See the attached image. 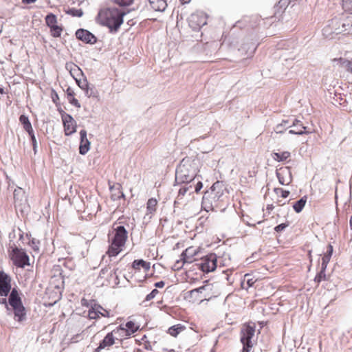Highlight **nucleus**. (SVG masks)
I'll return each mask as SVG.
<instances>
[{
	"instance_id": "nucleus-1",
	"label": "nucleus",
	"mask_w": 352,
	"mask_h": 352,
	"mask_svg": "<svg viewBox=\"0 0 352 352\" xmlns=\"http://www.w3.org/2000/svg\"><path fill=\"white\" fill-rule=\"evenodd\" d=\"M322 34L329 38H333L334 35L352 34V16L342 14L332 18L323 28Z\"/></svg>"
},
{
	"instance_id": "nucleus-2",
	"label": "nucleus",
	"mask_w": 352,
	"mask_h": 352,
	"mask_svg": "<svg viewBox=\"0 0 352 352\" xmlns=\"http://www.w3.org/2000/svg\"><path fill=\"white\" fill-rule=\"evenodd\" d=\"M124 15V12L117 8L102 9L98 14V21L111 31L116 32L123 23Z\"/></svg>"
},
{
	"instance_id": "nucleus-3",
	"label": "nucleus",
	"mask_w": 352,
	"mask_h": 352,
	"mask_svg": "<svg viewBox=\"0 0 352 352\" xmlns=\"http://www.w3.org/2000/svg\"><path fill=\"white\" fill-rule=\"evenodd\" d=\"M113 236L111 239V244L109 246L107 254L109 256H116L122 250L127 239V232L124 226H119L113 229Z\"/></svg>"
},
{
	"instance_id": "nucleus-4",
	"label": "nucleus",
	"mask_w": 352,
	"mask_h": 352,
	"mask_svg": "<svg viewBox=\"0 0 352 352\" xmlns=\"http://www.w3.org/2000/svg\"><path fill=\"white\" fill-rule=\"evenodd\" d=\"M8 303L10 310L14 312V318L16 321L21 322L26 320V310L22 303L21 298L19 292L16 288H13L8 298Z\"/></svg>"
},
{
	"instance_id": "nucleus-5",
	"label": "nucleus",
	"mask_w": 352,
	"mask_h": 352,
	"mask_svg": "<svg viewBox=\"0 0 352 352\" xmlns=\"http://www.w3.org/2000/svg\"><path fill=\"white\" fill-rule=\"evenodd\" d=\"M190 167L191 168V165L184 159L176 170L175 177L179 183H189L194 179L197 174V168L190 169Z\"/></svg>"
},
{
	"instance_id": "nucleus-6",
	"label": "nucleus",
	"mask_w": 352,
	"mask_h": 352,
	"mask_svg": "<svg viewBox=\"0 0 352 352\" xmlns=\"http://www.w3.org/2000/svg\"><path fill=\"white\" fill-rule=\"evenodd\" d=\"M64 128L65 135H71L76 131L77 124L73 117L65 112L63 110H59Z\"/></svg>"
},
{
	"instance_id": "nucleus-7",
	"label": "nucleus",
	"mask_w": 352,
	"mask_h": 352,
	"mask_svg": "<svg viewBox=\"0 0 352 352\" xmlns=\"http://www.w3.org/2000/svg\"><path fill=\"white\" fill-rule=\"evenodd\" d=\"M207 14L202 11L192 13L188 18L189 26L194 30H199L207 23Z\"/></svg>"
},
{
	"instance_id": "nucleus-8",
	"label": "nucleus",
	"mask_w": 352,
	"mask_h": 352,
	"mask_svg": "<svg viewBox=\"0 0 352 352\" xmlns=\"http://www.w3.org/2000/svg\"><path fill=\"white\" fill-rule=\"evenodd\" d=\"M199 269L206 273L213 272L217 267V256L210 254L201 258V262L197 264Z\"/></svg>"
},
{
	"instance_id": "nucleus-9",
	"label": "nucleus",
	"mask_w": 352,
	"mask_h": 352,
	"mask_svg": "<svg viewBox=\"0 0 352 352\" xmlns=\"http://www.w3.org/2000/svg\"><path fill=\"white\" fill-rule=\"evenodd\" d=\"M46 25L50 28V34L54 38L60 37L63 28L61 25H58L57 17L55 14L50 13L45 16Z\"/></svg>"
},
{
	"instance_id": "nucleus-10",
	"label": "nucleus",
	"mask_w": 352,
	"mask_h": 352,
	"mask_svg": "<svg viewBox=\"0 0 352 352\" xmlns=\"http://www.w3.org/2000/svg\"><path fill=\"white\" fill-rule=\"evenodd\" d=\"M12 260L15 265L19 267H24L29 265V256L22 249L15 247L12 249Z\"/></svg>"
},
{
	"instance_id": "nucleus-11",
	"label": "nucleus",
	"mask_w": 352,
	"mask_h": 352,
	"mask_svg": "<svg viewBox=\"0 0 352 352\" xmlns=\"http://www.w3.org/2000/svg\"><path fill=\"white\" fill-rule=\"evenodd\" d=\"M11 277L3 271H0V296L6 297L12 291Z\"/></svg>"
},
{
	"instance_id": "nucleus-12",
	"label": "nucleus",
	"mask_w": 352,
	"mask_h": 352,
	"mask_svg": "<svg viewBox=\"0 0 352 352\" xmlns=\"http://www.w3.org/2000/svg\"><path fill=\"white\" fill-rule=\"evenodd\" d=\"M276 176L282 185H289L293 180L291 168L289 166H283L276 170Z\"/></svg>"
},
{
	"instance_id": "nucleus-13",
	"label": "nucleus",
	"mask_w": 352,
	"mask_h": 352,
	"mask_svg": "<svg viewBox=\"0 0 352 352\" xmlns=\"http://www.w3.org/2000/svg\"><path fill=\"white\" fill-rule=\"evenodd\" d=\"M198 254V250L193 247L186 248L181 254V260L177 261L175 265L182 263L183 265L185 263H191L193 261V257Z\"/></svg>"
},
{
	"instance_id": "nucleus-14",
	"label": "nucleus",
	"mask_w": 352,
	"mask_h": 352,
	"mask_svg": "<svg viewBox=\"0 0 352 352\" xmlns=\"http://www.w3.org/2000/svg\"><path fill=\"white\" fill-rule=\"evenodd\" d=\"M255 327L248 325L241 330V342L242 344H253L252 339L254 336Z\"/></svg>"
},
{
	"instance_id": "nucleus-15",
	"label": "nucleus",
	"mask_w": 352,
	"mask_h": 352,
	"mask_svg": "<svg viewBox=\"0 0 352 352\" xmlns=\"http://www.w3.org/2000/svg\"><path fill=\"white\" fill-rule=\"evenodd\" d=\"M157 200L155 198H151L146 203V210L144 218L152 219L157 210Z\"/></svg>"
},
{
	"instance_id": "nucleus-16",
	"label": "nucleus",
	"mask_w": 352,
	"mask_h": 352,
	"mask_svg": "<svg viewBox=\"0 0 352 352\" xmlns=\"http://www.w3.org/2000/svg\"><path fill=\"white\" fill-rule=\"evenodd\" d=\"M76 37L87 43H95L96 42V38L87 30H78L76 33Z\"/></svg>"
},
{
	"instance_id": "nucleus-17",
	"label": "nucleus",
	"mask_w": 352,
	"mask_h": 352,
	"mask_svg": "<svg viewBox=\"0 0 352 352\" xmlns=\"http://www.w3.org/2000/svg\"><path fill=\"white\" fill-rule=\"evenodd\" d=\"M80 143L79 146V153L81 155L86 154L89 150L90 142L87 137V131L85 130H81L80 131Z\"/></svg>"
},
{
	"instance_id": "nucleus-18",
	"label": "nucleus",
	"mask_w": 352,
	"mask_h": 352,
	"mask_svg": "<svg viewBox=\"0 0 352 352\" xmlns=\"http://www.w3.org/2000/svg\"><path fill=\"white\" fill-rule=\"evenodd\" d=\"M101 310H103V308L100 305H95L91 309L89 310L88 317L90 319H97L100 317V316L103 317H109V311L107 310H104L105 313H101Z\"/></svg>"
},
{
	"instance_id": "nucleus-19",
	"label": "nucleus",
	"mask_w": 352,
	"mask_h": 352,
	"mask_svg": "<svg viewBox=\"0 0 352 352\" xmlns=\"http://www.w3.org/2000/svg\"><path fill=\"white\" fill-rule=\"evenodd\" d=\"M292 126L294 127V129L289 130V133L291 134L302 135L309 133L308 131H306L307 127L303 126L300 120H294L293 121Z\"/></svg>"
},
{
	"instance_id": "nucleus-20",
	"label": "nucleus",
	"mask_w": 352,
	"mask_h": 352,
	"mask_svg": "<svg viewBox=\"0 0 352 352\" xmlns=\"http://www.w3.org/2000/svg\"><path fill=\"white\" fill-rule=\"evenodd\" d=\"M151 8L156 12H164L168 4L166 0H148Z\"/></svg>"
},
{
	"instance_id": "nucleus-21",
	"label": "nucleus",
	"mask_w": 352,
	"mask_h": 352,
	"mask_svg": "<svg viewBox=\"0 0 352 352\" xmlns=\"http://www.w3.org/2000/svg\"><path fill=\"white\" fill-rule=\"evenodd\" d=\"M67 99L68 102L76 108H80L81 105L79 101L75 98V92L71 87L66 90Z\"/></svg>"
},
{
	"instance_id": "nucleus-22",
	"label": "nucleus",
	"mask_w": 352,
	"mask_h": 352,
	"mask_svg": "<svg viewBox=\"0 0 352 352\" xmlns=\"http://www.w3.org/2000/svg\"><path fill=\"white\" fill-rule=\"evenodd\" d=\"M100 343V349H104L106 347L112 346L115 343V337L113 336V332L111 331L110 333H108Z\"/></svg>"
},
{
	"instance_id": "nucleus-23",
	"label": "nucleus",
	"mask_w": 352,
	"mask_h": 352,
	"mask_svg": "<svg viewBox=\"0 0 352 352\" xmlns=\"http://www.w3.org/2000/svg\"><path fill=\"white\" fill-rule=\"evenodd\" d=\"M333 62H338L340 65V66L343 67L345 68V69L352 74V61L349 60H346L343 58H333L332 59Z\"/></svg>"
},
{
	"instance_id": "nucleus-24",
	"label": "nucleus",
	"mask_w": 352,
	"mask_h": 352,
	"mask_svg": "<svg viewBox=\"0 0 352 352\" xmlns=\"http://www.w3.org/2000/svg\"><path fill=\"white\" fill-rule=\"evenodd\" d=\"M291 157V153L289 151H283L280 153H273L272 157L276 162H285Z\"/></svg>"
},
{
	"instance_id": "nucleus-25",
	"label": "nucleus",
	"mask_w": 352,
	"mask_h": 352,
	"mask_svg": "<svg viewBox=\"0 0 352 352\" xmlns=\"http://www.w3.org/2000/svg\"><path fill=\"white\" fill-rule=\"evenodd\" d=\"M19 121L23 124L24 130L26 131L28 133H31V132L33 131L32 124L30 122L28 117L25 115H21L19 117Z\"/></svg>"
},
{
	"instance_id": "nucleus-26",
	"label": "nucleus",
	"mask_w": 352,
	"mask_h": 352,
	"mask_svg": "<svg viewBox=\"0 0 352 352\" xmlns=\"http://www.w3.org/2000/svg\"><path fill=\"white\" fill-rule=\"evenodd\" d=\"M132 267L135 270H140V267H142L145 270H148L150 269V263L146 262L142 259L135 260L133 262Z\"/></svg>"
},
{
	"instance_id": "nucleus-27",
	"label": "nucleus",
	"mask_w": 352,
	"mask_h": 352,
	"mask_svg": "<svg viewBox=\"0 0 352 352\" xmlns=\"http://www.w3.org/2000/svg\"><path fill=\"white\" fill-rule=\"evenodd\" d=\"M69 72L72 76L76 80L77 77L82 74V71L78 66L75 64H71L69 65Z\"/></svg>"
},
{
	"instance_id": "nucleus-28",
	"label": "nucleus",
	"mask_w": 352,
	"mask_h": 352,
	"mask_svg": "<svg viewBox=\"0 0 352 352\" xmlns=\"http://www.w3.org/2000/svg\"><path fill=\"white\" fill-rule=\"evenodd\" d=\"M125 329L128 332V335L131 336L133 333L138 331L139 327L135 325L133 321H129L125 324Z\"/></svg>"
},
{
	"instance_id": "nucleus-29",
	"label": "nucleus",
	"mask_w": 352,
	"mask_h": 352,
	"mask_svg": "<svg viewBox=\"0 0 352 352\" xmlns=\"http://www.w3.org/2000/svg\"><path fill=\"white\" fill-rule=\"evenodd\" d=\"M306 202H307L306 197H302L300 200H298L294 204L293 208H294V210L296 212H300L304 208Z\"/></svg>"
},
{
	"instance_id": "nucleus-30",
	"label": "nucleus",
	"mask_w": 352,
	"mask_h": 352,
	"mask_svg": "<svg viewBox=\"0 0 352 352\" xmlns=\"http://www.w3.org/2000/svg\"><path fill=\"white\" fill-rule=\"evenodd\" d=\"M76 82L81 89L85 91V94H88L89 86L87 79H83L82 80L80 79H76Z\"/></svg>"
},
{
	"instance_id": "nucleus-31",
	"label": "nucleus",
	"mask_w": 352,
	"mask_h": 352,
	"mask_svg": "<svg viewBox=\"0 0 352 352\" xmlns=\"http://www.w3.org/2000/svg\"><path fill=\"white\" fill-rule=\"evenodd\" d=\"M182 330L183 327L180 324H177L170 327L168 329V332L172 336L176 337Z\"/></svg>"
},
{
	"instance_id": "nucleus-32",
	"label": "nucleus",
	"mask_w": 352,
	"mask_h": 352,
	"mask_svg": "<svg viewBox=\"0 0 352 352\" xmlns=\"http://www.w3.org/2000/svg\"><path fill=\"white\" fill-rule=\"evenodd\" d=\"M112 332H113V334L118 335L122 338L130 336L129 335H128V332L126 331L125 327L122 326H120L117 329L112 331Z\"/></svg>"
},
{
	"instance_id": "nucleus-33",
	"label": "nucleus",
	"mask_w": 352,
	"mask_h": 352,
	"mask_svg": "<svg viewBox=\"0 0 352 352\" xmlns=\"http://www.w3.org/2000/svg\"><path fill=\"white\" fill-rule=\"evenodd\" d=\"M274 192L278 197H280L283 199L287 198L290 194V192L289 190H284L281 188H275Z\"/></svg>"
},
{
	"instance_id": "nucleus-34",
	"label": "nucleus",
	"mask_w": 352,
	"mask_h": 352,
	"mask_svg": "<svg viewBox=\"0 0 352 352\" xmlns=\"http://www.w3.org/2000/svg\"><path fill=\"white\" fill-rule=\"evenodd\" d=\"M135 0H115V3L120 6H129L134 3Z\"/></svg>"
},
{
	"instance_id": "nucleus-35",
	"label": "nucleus",
	"mask_w": 352,
	"mask_h": 352,
	"mask_svg": "<svg viewBox=\"0 0 352 352\" xmlns=\"http://www.w3.org/2000/svg\"><path fill=\"white\" fill-rule=\"evenodd\" d=\"M326 279L325 272L320 271V272L316 276L314 280L318 283H320L322 280Z\"/></svg>"
},
{
	"instance_id": "nucleus-36",
	"label": "nucleus",
	"mask_w": 352,
	"mask_h": 352,
	"mask_svg": "<svg viewBox=\"0 0 352 352\" xmlns=\"http://www.w3.org/2000/svg\"><path fill=\"white\" fill-rule=\"evenodd\" d=\"M344 8L349 11L352 12V0H342Z\"/></svg>"
},
{
	"instance_id": "nucleus-37",
	"label": "nucleus",
	"mask_w": 352,
	"mask_h": 352,
	"mask_svg": "<svg viewBox=\"0 0 352 352\" xmlns=\"http://www.w3.org/2000/svg\"><path fill=\"white\" fill-rule=\"evenodd\" d=\"M158 293L159 291L157 289H153L151 292L146 296L144 301H149L153 299Z\"/></svg>"
},
{
	"instance_id": "nucleus-38",
	"label": "nucleus",
	"mask_w": 352,
	"mask_h": 352,
	"mask_svg": "<svg viewBox=\"0 0 352 352\" xmlns=\"http://www.w3.org/2000/svg\"><path fill=\"white\" fill-rule=\"evenodd\" d=\"M20 194H22V195H23V194H24V192L22 191L21 188H20L19 190H14V202L16 204L19 202L20 201H21L19 199Z\"/></svg>"
},
{
	"instance_id": "nucleus-39",
	"label": "nucleus",
	"mask_w": 352,
	"mask_h": 352,
	"mask_svg": "<svg viewBox=\"0 0 352 352\" xmlns=\"http://www.w3.org/2000/svg\"><path fill=\"white\" fill-rule=\"evenodd\" d=\"M29 135L30 136V138H31V140H32V146H33V149L34 151V153L36 152V145H37V142H36V137L34 135V131L31 132V133H28Z\"/></svg>"
},
{
	"instance_id": "nucleus-40",
	"label": "nucleus",
	"mask_w": 352,
	"mask_h": 352,
	"mask_svg": "<svg viewBox=\"0 0 352 352\" xmlns=\"http://www.w3.org/2000/svg\"><path fill=\"white\" fill-rule=\"evenodd\" d=\"M250 276V275L248 274L245 275V279L246 280L247 284H248L249 287H252L253 285L254 284L255 281H256L253 278H249Z\"/></svg>"
},
{
	"instance_id": "nucleus-41",
	"label": "nucleus",
	"mask_w": 352,
	"mask_h": 352,
	"mask_svg": "<svg viewBox=\"0 0 352 352\" xmlns=\"http://www.w3.org/2000/svg\"><path fill=\"white\" fill-rule=\"evenodd\" d=\"M289 226L288 223H281L277 226H276L274 228V230L277 232H281L283 231L284 229H285L287 226Z\"/></svg>"
},
{
	"instance_id": "nucleus-42",
	"label": "nucleus",
	"mask_w": 352,
	"mask_h": 352,
	"mask_svg": "<svg viewBox=\"0 0 352 352\" xmlns=\"http://www.w3.org/2000/svg\"><path fill=\"white\" fill-rule=\"evenodd\" d=\"M89 98L94 97L97 98L98 96V94L97 91H94L93 89H88V94H86Z\"/></svg>"
},
{
	"instance_id": "nucleus-43",
	"label": "nucleus",
	"mask_w": 352,
	"mask_h": 352,
	"mask_svg": "<svg viewBox=\"0 0 352 352\" xmlns=\"http://www.w3.org/2000/svg\"><path fill=\"white\" fill-rule=\"evenodd\" d=\"M0 304L4 305L8 311H10V305H9L8 301H7V299L6 298H0Z\"/></svg>"
},
{
	"instance_id": "nucleus-44",
	"label": "nucleus",
	"mask_w": 352,
	"mask_h": 352,
	"mask_svg": "<svg viewBox=\"0 0 352 352\" xmlns=\"http://www.w3.org/2000/svg\"><path fill=\"white\" fill-rule=\"evenodd\" d=\"M252 346L253 344H243L242 352H250Z\"/></svg>"
},
{
	"instance_id": "nucleus-45",
	"label": "nucleus",
	"mask_w": 352,
	"mask_h": 352,
	"mask_svg": "<svg viewBox=\"0 0 352 352\" xmlns=\"http://www.w3.org/2000/svg\"><path fill=\"white\" fill-rule=\"evenodd\" d=\"M333 253V246L331 245H329L327 247V251L324 254V255L327 256L328 257L331 258Z\"/></svg>"
},
{
	"instance_id": "nucleus-46",
	"label": "nucleus",
	"mask_w": 352,
	"mask_h": 352,
	"mask_svg": "<svg viewBox=\"0 0 352 352\" xmlns=\"http://www.w3.org/2000/svg\"><path fill=\"white\" fill-rule=\"evenodd\" d=\"M188 190V188L184 186L181 188L179 190V196H184L187 191Z\"/></svg>"
},
{
	"instance_id": "nucleus-47",
	"label": "nucleus",
	"mask_w": 352,
	"mask_h": 352,
	"mask_svg": "<svg viewBox=\"0 0 352 352\" xmlns=\"http://www.w3.org/2000/svg\"><path fill=\"white\" fill-rule=\"evenodd\" d=\"M69 13H72V14L73 16H81L82 14V11L81 10H70Z\"/></svg>"
},
{
	"instance_id": "nucleus-48",
	"label": "nucleus",
	"mask_w": 352,
	"mask_h": 352,
	"mask_svg": "<svg viewBox=\"0 0 352 352\" xmlns=\"http://www.w3.org/2000/svg\"><path fill=\"white\" fill-rule=\"evenodd\" d=\"M202 187H203V184H202V182H197V184H196V186H195V192H199V190L202 188Z\"/></svg>"
},
{
	"instance_id": "nucleus-49",
	"label": "nucleus",
	"mask_w": 352,
	"mask_h": 352,
	"mask_svg": "<svg viewBox=\"0 0 352 352\" xmlns=\"http://www.w3.org/2000/svg\"><path fill=\"white\" fill-rule=\"evenodd\" d=\"M165 285V283L162 280L157 282L155 283V286L157 288H162Z\"/></svg>"
},
{
	"instance_id": "nucleus-50",
	"label": "nucleus",
	"mask_w": 352,
	"mask_h": 352,
	"mask_svg": "<svg viewBox=\"0 0 352 352\" xmlns=\"http://www.w3.org/2000/svg\"><path fill=\"white\" fill-rule=\"evenodd\" d=\"M205 288L204 286H202V287H200L199 288H197V289H192L190 291V293L191 294H193V293H198V292H201L202 290H204Z\"/></svg>"
},
{
	"instance_id": "nucleus-51",
	"label": "nucleus",
	"mask_w": 352,
	"mask_h": 352,
	"mask_svg": "<svg viewBox=\"0 0 352 352\" xmlns=\"http://www.w3.org/2000/svg\"><path fill=\"white\" fill-rule=\"evenodd\" d=\"M330 258L329 257H328L326 255H324L323 257L322 258V263H329V261H330Z\"/></svg>"
},
{
	"instance_id": "nucleus-52",
	"label": "nucleus",
	"mask_w": 352,
	"mask_h": 352,
	"mask_svg": "<svg viewBox=\"0 0 352 352\" xmlns=\"http://www.w3.org/2000/svg\"><path fill=\"white\" fill-rule=\"evenodd\" d=\"M203 230H204V228H203V227H202V226L199 227V226H197L195 225V231H196L197 233H201V232H203Z\"/></svg>"
},
{
	"instance_id": "nucleus-53",
	"label": "nucleus",
	"mask_w": 352,
	"mask_h": 352,
	"mask_svg": "<svg viewBox=\"0 0 352 352\" xmlns=\"http://www.w3.org/2000/svg\"><path fill=\"white\" fill-rule=\"evenodd\" d=\"M219 182H216V183H214V184L212 186V187H211V188H210V189H211V192H214V191L216 190V188H217V186H219Z\"/></svg>"
},
{
	"instance_id": "nucleus-54",
	"label": "nucleus",
	"mask_w": 352,
	"mask_h": 352,
	"mask_svg": "<svg viewBox=\"0 0 352 352\" xmlns=\"http://www.w3.org/2000/svg\"><path fill=\"white\" fill-rule=\"evenodd\" d=\"M327 265V263H322L320 271L325 272Z\"/></svg>"
},
{
	"instance_id": "nucleus-55",
	"label": "nucleus",
	"mask_w": 352,
	"mask_h": 352,
	"mask_svg": "<svg viewBox=\"0 0 352 352\" xmlns=\"http://www.w3.org/2000/svg\"><path fill=\"white\" fill-rule=\"evenodd\" d=\"M36 0H22V1L23 3H34Z\"/></svg>"
},
{
	"instance_id": "nucleus-56",
	"label": "nucleus",
	"mask_w": 352,
	"mask_h": 352,
	"mask_svg": "<svg viewBox=\"0 0 352 352\" xmlns=\"http://www.w3.org/2000/svg\"><path fill=\"white\" fill-rule=\"evenodd\" d=\"M100 344H99V346L95 350V352H100L102 349H100Z\"/></svg>"
},
{
	"instance_id": "nucleus-57",
	"label": "nucleus",
	"mask_w": 352,
	"mask_h": 352,
	"mask_svg": "<svg viewBox=\"0 0 352 352\" xmlns=\"http://www.w3.org/2000/svg\"><path fill=\"white\" fill-rule=\"evenodd\" d=\"M182 4L187 3L190 2V0H180Z\"/></svg>"
},
{
	"instance_id": "nucleus-58",
	"label": "nucleus",
	"mask_w": 352,
	"mask_h": 352,
	"mask_svg": "<svg viewBox=\"0 0 352 352\" xmlns=\"http://www.w3.org/2000/svg\"><path fill=\"white\" fill-rule=\"evenodd\" d=\"M287 123H288V121H285V120H283V123H282L281 124H282V125H283V126H286V124H287Z\"/></svg>"
},
{
	"instance_id": "nucleus-59",
	"label": "nucleus",
	"mask_w": 352,
	"mask_h": 352,
	"mask_svg": "<svg viewBox=\"0 0 352 352\" xmlns=\"http://www.w3.org/2000/svg\"><path fill=\"white\" fill-rule=\"evenodd\" d=\"M247 226H254V225H251L249 221H246V223H245Z\"/></svg>"
},
{
	"instance_id": "nucleus-60",
	"label": "nucleus",
	"mask_w": 352,
	"mask_h": 352,
	"mask_svg": "<svg viewBox=\"0 0 352 352\" xmlns=\"http://www.w3.org/2000/svg\"><path fill=\"white\" fill-rule=\"evenodd\" d=\"M349 222H350V228L352 230V221H349Z\"/></svg>"
},
{
	"instance_id": "nucleus-61",
	"label": "nucleus",
	"mask_w": 352,
	"mask_h": 352,
	"mask_svg": "<svg viewBox=\"0 0 352 352\" xmlns=\"http://www.w3.org/2000/svg\"><path fill=\"white\" fill-rule=\"evenodd\" d=\"M188 222L190 223V226H192V223H194V221H188Z\"/></svg>"
},
{
	"instance_id": "nucleus-62",
	"label": "nucleus",
	"mask_w": 352,
	"mask_h": 352,
	"mask_svg": "<svg viewBox=\"0 0 352 352\" xmlns=\"http://www.w3.org/2000/svg\"><path fill=\"white\" fill-rule=\"evenodd\" d=\"M55 99H58V94H56Z\"/></svg>"
},
{
	"instance_id": "nucleus-63",
	"label": "nucleus",
	"mask_w": 352,
	"mask_h": 352,
	"mask_svg": "<svg viewBox=\"0 0 352 352\" xmlns=\"http://www.w3.org/2000/svg\"><path fill=\"white\" fill-rule=\"evenodd\" d=\"M0 93L2 94L3 93V89L1 88H0Z\"/></svg>"
},
{
	"instance_id": "nucleus-64",
	"label": "nucleus",
	"mask_w": 352,
	"mask_h": 352,
	"mask_svg": "<svg viewBox=\"0 0 352 352\" xmlns=\"http://www.w3.org/2000/svg\"><path fill=\"white\" fill-rule=\"evenodd\" d=\"M104 310L105 309L103 308V310H101V313H105Z\"/></svg>"
}]
</instances>
